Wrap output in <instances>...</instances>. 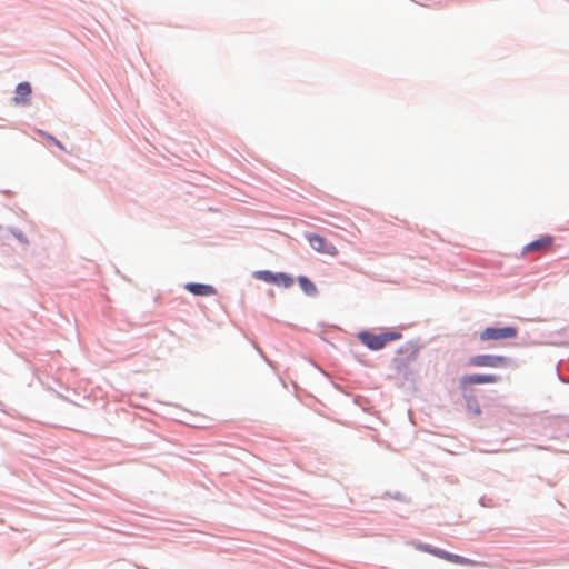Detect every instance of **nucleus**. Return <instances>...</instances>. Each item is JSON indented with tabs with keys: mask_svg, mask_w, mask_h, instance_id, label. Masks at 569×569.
Here are the masks:
<instances>
[{
	"mask_svg": "<svg viewBox=\"0 0 569 569\" xmlns=\"http://www.w3.org/2000/svg\"><path fill=\"white\" fill-rule=\"evenodd\" d=\"M553 243V238L551 236H543L540 239H537L527 246L523 247L521 251V256H526L527 253L533 252V251H546L548 250Z\"/></svg>",
	"mask_w": 569,
	"mask_h": 569,
	"instance_id": "obj_7",
	"label": "nucleus"
},
{
	"mask_svg": "<svg viewBox=\"0 0 569 569\" xmlns=\"http://www.w3.org/2000/svg\"><path fill=\"white\" fill-rule=\"evenodd\" d=\"M307 239L310 246L320 253L329 256H336L338 253L337 248L319 234H308Z\"/></svg>",
	"mask_w": 569,
	"mask_h": 569,
	"instance_id": "obj_4",
	"label": "nucleus"
},
{
	"mask_svg": "<svg viewBox=\"0 0 569 569\" xmlns=\"http://www.w3.org/2000/svg\"><path fill=\"white\" fill-rule=\"evenodd\" d=\"M401 337L398 332H383L373 333L370 331H362L358 335L359 340L371 350H380L388 342L395 341Z\"/></svg>",
	"mask_w": 569,
	"mask_h": 569,
	"instance_id": "obj_1",
	"label": "nucleus"
},
{
	"mask_svg": "<svg viewBox=\"0 0 569 569\" xmlns=\"http://www.w3.org/2000/svg\"><path fill=\"white\" fill-rule=\"evenodd\" d=\"M517 336V329L515 327L492 328L488 327L480 333V340H503L511 339Z\"/></svg>",
	"mask_w": 569,
	"mask_h": 569,
	"instance_id": "obj_3",
	"label": "nucleus"
},
{
	"mask_svg": "<svg viewBox=\"0 0 569 569\" xmlns=\"http://www.w3.org/2000/svg\"><path fill=\"white\" fill-rule=\"evenodd\" d=\"M46 138H47L49 141H51L53 144H56L58 148H60V149L64 150L63 144H62L59 140H57L54 137H52V136H50V134H46Z\"/></svg>",
	"mask_w": 569,
	"mask_h": 569,
	"instance_id": "obj_14",
	"label": "nucleus"
},
{
	"mask_svg": "<svg viewBox=\"0 0 569 569\" xmlns=\"http://www.w3.org/2000/svg\"><path fill=\"white\" fill-rule=\"evenodd\" d=\"M293 278L287 273L279 272L274 274L273 283L277 286H282L284 288H289L293 284Z\"/></svg>",
	"mask_w": 569,
	"mask_h": 569,
	"instance_id": "obj_11",
	"label": "nucleus"
},
{
	"mask_svg": "<svg viewBox=\"0 0 569 569\" xmlns=\"http://www.w3.org/2000/svg\"><path fill=\"white\" fill-rule=\"evenodd\" d=\"M499 381V377L496 375H466L462 376L459 380V385L461 388H467L471 385H481V383H496Z\"/></svg>",
	"mask_w": 569,
	"mask_h": 569,
	"instance_id": "obj_6",
	"label": "nucleus"
},
{
	"mask_svg": "<svg viewBox=\"0 0 569 569\" xmlns=\"http://www.w3.org/2000/svg\"><path fill=\"white\" fill-rule=\"evenodd\" d=\"M423 550L430 552L431 555H433L436 557H439L441 559L450 561L452 563L463 565V566H477L478 565L477 561L461 557L459 555L450 553V552L441 550V549L425 548Z\"/></svg>",
	"mask_w": 569,
	"mask_h": 569,
	"instance_id": "obj_5",
	"label": "nucleus"
},
{
	"mask_svg": "<svg viewBox=\"0 0 569 569\" xmlns=\"http://www.w3.org/2000/svg\"><path fill=\"white\" fill-rule=\"evenodd\" d=\"M298 282L301 289L309 296H313L317 292V288L312 281H310L307 277L300 276L298 278Z\"/></svg>",
	"mask_w": 569,
	"mask_h": 569,
	"instance_id": "obj_10",
	"label": "nucleus"
},
{
	"mask_svg": "<svg viewBox=\"0 0 569 569\" xmlns=\"http://www.w3.org/2000/svg\"><path fill=\"white\" fill-rule=\"evenodd\" d=\"M31 86L29 82H21L17 86L14 91V102L26 104L29 101V97L31 94Z\"/></svg>",
	"mask_w": 569,
	"mask_h": 569,
	"instance_id": "obj_8",
	"label": "nucleus"
},
{
	"mask_svg": "<svg viewBox=\"0 0 569 569\" xmlns=\"http://www.w3.org/2000/svg\"><path fill=\"white\" fill-rule=\"evenodd\" d=\"M186 289L196 296L216 295V289L212 286L203 283H187Z\"/></svg>",
	"mask_w": 569,
	"mask_h": 569,
	"instance_id": "obj_9",
	"label": "nucleus"
},
{
	"mask_svg": "<svg viewBox=\"0 0 569 569\" xmlns=\"http://www.w3.org/2000/svg\"><path fill=\"white\" fill-rule=\"evenodd\" d=\"M274 274L276 273L268 271V270H260V271H256L253 273V277L258 280H262L268 283H273Z\"/></svg>",
	"mask_w": 569,
	"mask_h": 569,
	"instance_id": "obj_12",
	"label": "nucleus"
},
{
	"mask_svg": "<svg viewBox=\"0 0 569 569\" xmlns=\"http://www.w3.org/2000/svg\"><path fill=\"white\" fill-rule=\"evenodd\" d=\"M471 367L506 368L512 365L510 358L495 355H478L468 360Z\"/></svg>",
	"mask_w": 569,
	"mask_h": 569,
	"instance_id": "obj_2",
	"label": "nucleus"
},
{
	"mask_svg": "<svg viewBox=\"0 0 569 569\" xmlns=\"http://www.w3.org/2000/svg\"><path fill=\"white\" fill-rule=\"evenodd\" d=\"M11 232L21 243H23V244L29 243L28 239L23 236V233L21 231L12 230Z\"/></svg>",
	"mask_w": 569,
	"mask_h": 569,
	"instance_id": "obj_13",
	"label": "nucleus"
}]
</instances>
